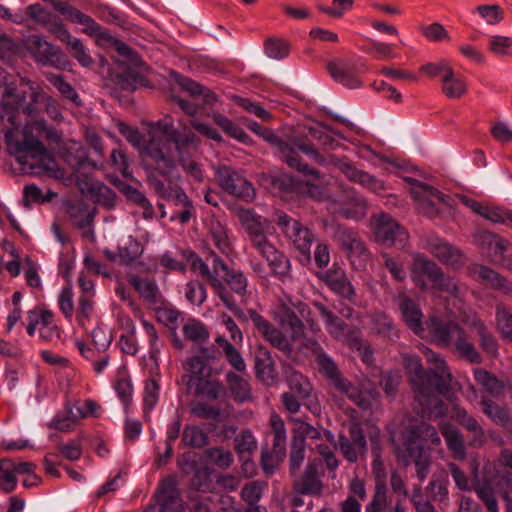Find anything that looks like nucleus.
I'll use <instances>...</instances> for the list:
<instances>
[{
    "mask_svg": "<svg viewBox=\"0 0 512 512\" xmlns=\"http://www.w3.org/2000/svg\"><path fill=\"white\" fill-rule=\"evenodd\" d=\"M21 141L12 142V133L5 135L9 147L19 163L28 165L31 169L40 166L50 176L56 179L64 177V171L59 168L54 157L48 152L41 139L49 145L59 146L62 134L55 127L48 125L44 119H32L23 127Z\"/></svg>",
    "mask_w": 512,
    "mask_h": 512,
    "instance_id": "obj_1",
    "label": "nucleus"
},
{
    "mask_svg": "<svg viewBox=\"0 0 512 512\" xmlns=\"http://www.w3.org/2000/svg\"><path fill=\"white\" fill-rule=\"evenodd\" d=\"M307 131L308 133L305 136H294L288 141L295 151L298 149L320 166L325 167L332 164L349 181L358 183L373 193H380L386 190L384 181L358 169L347 157H338L335 154L325 156L316 148L312 142L313 140L317 141L326 150L333 137L326 126L316 124L315 126L308 127Z\"/></svg>",
    "mask_w": 512,
    "mask_h": 512,
    "instance_id": "obj_2",
    "label": "nucleus"
},
{
    "mask_svg": "<svg viewBox=\"0 0 512 512\" xmlns=\"http://www.w3.org/2000/svg\"><path fill=\"white\" fill-rule=\"evenodd\" d=\"M435 368L425 371L418 358H410L407 370L415 392V409L422 417H439L443 414V400L450 390L451 374L446 363L434 354Z\"/></svg>",
    "mask_w": 512,
    "mask_h": 512,
    "instance_id": "obj_3",
    "label": "nucleus"
},
{
    "mask_svg": "<svg viewBox=\"0 0 512 512\" xmlns=\"http://www.w3.org/2000/svg\"><path fill=\"white\" fill-rule=\"evenodd\" d=\"M146 181L151 189L162 199L172 201L176 206H190L192 203L183 189L172 186L178 180L177 163L169 156L165 143L153 141L147 147L145 163Z\"/></svg>",
    "mask_w": 512,
    "mask_h": 512,
    "instance_id": "obj_4",
    "label": "nucleus"
},
{
    "mask_svg": "<svg viewBox=\"0 0 512 512\" xmlns=\"http://www.w3.org/2000/svg\"><path fill=\"white\" fill-rule=\"evenodd\" d=\"M429 332L435 344L451 349L457 357L471 364H481L483 362L482 355L458 323L432 318L429 324Z\"/></svg>",
    "mask_w": 512,
    "mask_h": 512,
    "instance_id": "obj_5",
    "label": "nucleus"
},
{
    "mask_svg": "<svg viewBox=\"0 0 512 512\" xmlns=\"http://www.w3.org/2000/svg\"><path fill=\"white\" fill-rule=\"evenodd\" d=\"M281 230L284 237L298 253L297 259L303 266L312 263L311 247L317 242L316 234L299 220L294 219L282 211H277L272 219Z\"/></svg>",
    "mask_w": 512,
    "mask_h": 512,
    "instance_id": "obj_6",
    "label": "nucleus"
},
{
    "mask_svg": "<svg viewBox=\"0 0 512 512\" xmlns=\"http://www.w3.org/2000/svg\"><path fill=\"white\" fill-rule=\"evenodd\" d=\"M248 128L256 134L261 135L265 140L271 143L276 149L279 158L291 169L299 172L304 176H311L316 180L323 178V175L319 170L310 167L307 163L302 162L301 157L298 155L297 151L293 149L291 144L288 143V141L280 139L270 129L262 127L257 122L249 123Z\"/></svg>",
    "mask_w": 512,
    "mask_h": 512,
    "instance_id": "obj_7",
    "label": "nucleus"
},
{
    "mask_svg": "<svg viewBox=\"0 0 512 512\" xmlns=\"http://www.w3.org/2000/svg\"><path fill=\"white\" fill-rule=\"evenodd\" d=\"M370 223L376 242L401 249L406 246L409 239L408 232L390 214L384 212L373 214Z\"/></svg>",
    "mask_w": 512,
    "mask_h": 512,
    "instance_id": "obj_8",
    "label": "nucleus"
},
{
    "mask_svg": "<svg viewBox=\"0 0 512 512\" xmlns=\"http://www.w3.org/2000/svg\"><path fill=\"white\" fill-rule=\"evenodd\" d=\"M213 170L218 186L227 194L245 202L254 199L255 189L240 171L225 164L214 166Z\"/></svg>",
    "mask_w": 512,
    "mask_h": 512,
    "instance_id": "obj_9",
    "label": "nucleus"
},
{
    "mask_svg": "<svg viewBox=\"0 0 512 512\" xmlns=\"http://www.w3.org/2000/svg\"><path fill=\"white\" fill-rule=\"evenodd\" d=\"M180 125L182 126V131L175 127L173 118L170 115H165L162 119L158 120L154 124V127L166 137V140L164 141L161 139L153 138L147 145L153 141H160L165 143L169 149L170 157H172L170 144H174L176 152L180 151L181 149H185L189 145L197 146L200 141L197 135L186 125H182L181 123ZM145 154L147 155V148H145ZM146 161L147 157L144 160V164Z\"/></svg>",
    "mask_w": 512,
    "mask_h": 512,
    "instance_id": "obj_10",
    "label": "nucleus"
},
{
    "mask_svg": "<svg viewBox=\"0 0 512 512\" xmlns=\"http://www.w3.org/2000/svg\"><path fill=\"white\" fill-rule=\"evenodd\" d=\"M189 261L191 268L198 271L203 278H205L215 290L217 296L221 299L224 305L239 319L246 320L244 311L236 303L230 292L227 290L225 284L215 276L210 270L208 265L195 253H190Z\"/></svg>",
    "mask_w": 512,
    "mask_h": 512,
    "instance_id": "obj_11",
    "label": "nucleus"
},
{
    "mask_svg": "<svg viewBox=\"0 0 512 512\" xmlns=\"http://www.w3.org/2000/svg\"><path fill=\"white\" fill-rule=\"evenodd\" d=\"M349 463H356L359 457L367 453V441L363 429L358 423H352L348 429V435L340 434L335 445Z\"/></svg>",
    "mask_w": 512,
    "mask_h": 512,
    "instance_id": "obj_12",
    "label": "nucleus"
},
{
    "mask_svg": "<svg viewBox=\"0 0 512 512\" xmlns=\"http://www.w3.org/2000/svg\"><path fill=\"white\" fill-rule=\"evenodd\" d=\"M411 185V195L417 209L427 217L433 218L438 214L437 204L444 202L443 194L437 189L414 178H407Z\"/></svg>",
    "mask_w": 512,
    "mask_h": 512,
    "instance_id": "obj_13",
    "label": "nucleus"
},
{
    "mask_svg": "<svg viewBox=\"0 0 512 512\" xmlns=\"http://www.w3.org/2000/svg\"><path fill=\"white\" fill-rule=\"evenodd\" d=\"M317 438L319 432L316 428L308 423L300 422L298 428L294 431L291 441V451L289 457L290 474L294 476L300 469L305 459V438Z\"/></svg>",
    "mask_w": 512,
    "mask_h": 512,
    "instance_id": "obj_14",
    "label": "nucleus"
},
{
    "mask_svg": "<svg viewBox=\"0 0 512 512\" xmlns=\"http://www.w3.org/2000/svg\"><path fill=\"white\" fill-rule=\"evenodd\" d=\"M182 507V500L173 479H166L162 482L155 502L148 505L144 512H179Z\"/></svg>",
    "mask_w": 512,
    "mask_h": 512,
    "instance_id": "obj_15",
    "label": "nucleus"
},
{
    "mask_svg": "<svg viewBox=\"0 0 512 512\" xmlns=\"http://www.w3.org/2000/svg\"><path fill=\"white\" fill-rule=\"evenodd\" d=\"M336 204V213L346 219L362 220L368 211L367 200L352 187L343 190L342 198Z\"/></svg>",
    "mask_w": 512,
    "mask_h": 512,
    "instance_id": "obj_16",
    "label": "nucleus"
},
{
    "mask_svg": "<svg viewBox=\"0 0 512 512\" xmlns=\"http://www.w3.org/2000/svg\"><path fill=\"white\" fill-rule=\"evenodd\" d=\"M241 222L253 248H260L261 245L269 242L265 230L270 226L271 221L252 210H245L241 215Z\"/></svg>",
    "mask_w": 512,
    "mask_h": 512,
    "instance_id": "obj_17",
    "label": "nucleus"
},
{
    "mask_svg": "<svg viewBox=\"0 0 512 512\" xmlns=\"http://www.w3.org/2000/svg\"><path fill=\"white\" fill-rule=\"evenodd\" d=\"M375 475V488L371 501L366 505L365 512H383L387 508V487L385 483V469L379 456L372 462Z\"/></svg>",
    "mask_w": 512,
    "mask_h": 512,
    "instance_id": "obj_18",
    "label": "nucleus"
},
{
    "mask_svg": "<svg viewBox=\"0 0 512 512\" xmlns=\"http://www.w3.org/2000/svg\"><path fill=\"white\" fill-rule=\"evenodd\" d=\"M30 101L23 108V112L31 117H37L41 112L46 111L47 114L56 119L60 115L56 101L38 87L30 88Z\"/></svg>",
    "mask_w": 512,
    "mask_h": 512,
    "instance_id": "obj_19",
    "label": "nucleus"
},
{
    "mask_svg": "<svg viewBox=\"0 0 512 512\" xmlns=\"http://www.w3.org/2000/svg\"><path fill=\"white\" fill-rule=\"evenodd\" d=\"M65 163L73 170V175L78 178V174L86 176L91 170L96 169V163L92 161L86 148L73 142L66 147L62 153Z\"/></svg>",
    "mask_w": 512,
    "mask_h": 512,
    "instance_id": "obj_20",
    "label": "nucleus"
},
{
    "mask_svg": "<svg viewBox=\"0 0 512 512\" xmlns=\"http://www.w3.org/2000/svg\"><path fill=\"white\" fill-rule=\"evenodd\" d=\"M254 369L256 377L265 385L271 386L276 382L278 374L275 361L263 345H258L254 351Z\"/></svg>",
    "mask_w": 512,
    "mask_h": 512,
    "instance_id": "obj_21",
    "label": "nucleus"
},
{
    "mask_svg": "<svg viewBox=\"0 0 512 512\" xmlns=\"http://www.w3.org/2000/svg\"><path fill=\"white\" fill-rule=\"evenodd\" d=\"M469 270L475 279L486 282L492 289L512 297V283L505 276L481 264H474Z\"/></svg>",
    "mask_w": 512,
    "mask_h": 512,
    "instance_id": "obj_22",
    "label": "nucleus"
},
{
    "mask_svg": "<svg viewBox=\"0 0 512 512\" xmlns=\"http://www.w3.org/2000/svg\"><path fill=\"white\" fill-rule=\"evenodd\" d=\"M321 279L338 295L351 302L355 300V289L341 267L334 264Z\"/></svg>",
    "mask_w": 512,
    "mask_h": 512,
    "instance_id": "obj_23",
    "label": "nucleus"
},
{
    "mask_svg": "<svg viewBox=\"0 0 512 512\" xmlns=\"http://www.w3.org/2000/svg\"><path fill=\"white\" fill-rule=\"evenodd\" d=\"M128 282L150 308L163 304L164 297L155 280L143 278L139 275H130Z\"/></svg>",
    "mask_w": 512,
    "mask_h": 512,
    "instance_id": "obj_24",
    "label": "nucleus"
},
{
    "mask_svg": "<svg viewBox=\"0 0 512 512\" xmlns=\"http://www.w3.org/2000/svg\"><path fill=\"white\" fill-rule=\"evenodd\" d=\"M426 248L443 264L455 269L461 267L465 262V258L459 249L440 239L429 241Z\"/></svg>",
    "mask_w": 512,
    "mask_h": 512,
    "instance_id": "obj_25",
    "label": "nucleus"
},
{
    "mask_svg": "<svg viewBox=\"0 0 512 512\" xmlns=\"http://www.w3.org/2000/svg\"><path fill=\"white\" fill-rule=\"evenodd\" d=\"M319 463L311 461L305 468L304 473L298 477L293 484L295 491L302 495H320L322 493V482L318 476Z\"/></svg>",
    "mask_w": 512,
    "mask_h": 512,
    "instance_id": "obj_26",
    "label": "nucleus"
},
{
    "mask_svg": "<svg viewBox=\"0 0 512 512\" xmlns=\"http://www.w3.org/2000/svg\"><path fill=\"white\" fill-rule=\"evenodd\" d=\"M398 305L402 318L409 329L420 335L424 332L423 313L418 304L406 294L398 296Z\"/></svg>",
    "mask_w": 512,
    "mask_h": 512,
    "instance_id": "obj_27",
    "label": "nucleus"
},
{
    "mask_svg": "<svg viewBox=\"0 0 512 512\" xmlns=\"http://www.w3.org/2000/svg\"><path fill=\"white\" fill-rule=\"evenodd\" d=\"M313 305L323 319L329 335L336 340L343 341L347 339L350 333V326L323 303L314 302Z\"/></svg>",
    "mask_w": 512,
    "mask_h": 512,
    "instance_id": "obj_28",
    "label": "nucleus"
},
{
    "mask_svg": "<svg viewBox=\"0 0 512 512\" xmlns=\"http://www.w3.org/2000/svg\"><path fill=\"white\" fill-rule=\"evenodd\" d=\"M411 271L414 282L421 289L426 287V283L420 279L421 275L426 276L431 283H433L438 277H441V273L443 272L435 262L431 261L427 256L419 253L415 254L413 257Z\"/></svg>",
    "mask_w": 512,
    "mask_h": 512,
    "instance_id": "obj_29",
    "label": "nucleus"
},
{
    "mask_svg": "<svg viewBox=\"0 0 512 512\" xmlns=\"http://www.w3.org/2000/svg\"><path fill=\"white\" fill-rule=\"evenodd\" d=\"M465 323L475 330L480 348L488 356L496 357L498 355V341L485 323L477 315L467 318Z\"/></svg>",
    "mask_w": 512,
    "mask_h": 512,
    "instance_id": "obj_30",
    "label": "nucleus"
},
{
    "mask_svg": "<svg viewBox=\"0 0 512 512\" xmlns=\"http://www.w3.org/2000/svg\"><path fill=\"white\" fill-rule=\"evenodd\" d=\"M337 391L345 394L353 403L363 410L371 408L373 400H375L377 391L353 385L349 380L343 379V385L335 387Z\"/></svg>",
    "mask_w": 512,
    "mask_h": 512,
    "instance_id": "obj_31",
    "label": "nucleus"
},
{
    "mask_svg": "<svg viewBox=\"0 0 512 512\" xmlns=\"http://www.w3.org/2000/svg\"><path fill=\"white\" fill-rule=\"evenodd\" d=\"M56 37L67 45L70 55L83 67H91L94 63L84 44L73 37L66 28L58 27Z\"/></svg>",
    "mask_w": 512,
    "mask_h": 512,
    "instance_id": "obj_32",
    "label": "nucleus"
},
{
    "mask_svg": "<svg viewBox=\"0 0 512 512\" xmlns=\"http://www.w3.org/2000/svg\"><path fill=\"white\" fill-rule=\"evenodd\" d=\"M440 430L452 457L460 461L465 460L467 449L460 429L450 423H443Z\"/></svg>",
    "mask_w": 512,
    "mask_h": 512,
    "instance_id": "obj_33",
    "label": "nucleus"
},
{
    "mask_svg": "<svg viewBox=\"0 0 512 512\" xmlns=\"http://www.w3.org/2000/svg\"><path fill=\"white\" fill-rule=\"evenodd\" d=\"M441 443L440 436L436 428L426 422H420L413 425L409 429L406 445L424 447V444L439 445Z\"/></svg>",
    "mask_w": 512,
    "mask_h": 512,
    "instance_id": "obj_34",
    "label": "nucleus"
},
{
    "mask_svg": "<svg viewBox=\"0 0 512 512\" xmlns=\"http://www.w3.org/2000/svg\"><path fill=\"white\" fill-rule=\"evenodd\" d=\"M27 49L33 55L35 60L43 65H53L57 58V50L46 41H43L37 35H31L26 41Z\"/></svg>",
    "mask_w": 512,
    "mask_h": 512,
    "instance_id": "obj_35",
    "label": "nucleus"
},
{
    "mask_svg": "<svg viewBox=\"0 0 512 512\" xmlns=\"http://www.w3.org/2000/svg\"><path fill=\"white\" fill-rule=\"evenodd\" d=\"M25 14L34 22L41 24L55 36L58 27L65 28L59 18L43 8L39 3L27 6L25 9Z\"/></svg>",
    "mask_w": 512,
    "mask_h": 512,
    "instance_id": "obj_36",
    "label": "nucleus"
},
{
    "mask_svg": "<svg viewBox=\"0 0 512 512\" xmlns=\"http://www.w3.org/2000/svg\"><path fill=\"white\" fill-rule=\"evenodd\" d=\"M270 427L272 439L273 452L278 457H285L286 455V427L283 419L276 413L270 416Z\"/></svg>",
    "mask_w": 512,
    "mask_h": 512,
    "instance_id": "obj_37",
    "label": "nucleus"
},
{
    "mask_svg": "<svg viewBox=\"0 0 512 512\" xmlns=\"http://www.w3.org/2000/svg\"><path fill=\"white\" fill-rule=\"evenodd\" d=\"M327 70L335 81L348 88L354 89L361 86V81L354 74L353 68L346 63L330 62L327 65Z\"/></svg>",
    "mask_w": 512,
    "mask_h": 512,
    "instance_id": "obj_38",
    "label": "nucleus"
},
{
    "mask_svg": "<svg viewBox=\"0 0 512 512\" xmlns=\"http://www.w3.org/2000/svg\"><path fill=\"white\" fill-rule=\"evenodd\" d=\"M280 324L288 327L291 332V340L296 341L304 337L303 321L296 314V311L289 305L283 304L280 309Z\"/></svg>",
    "mask_w": 512,
    "mask_h": 512,
    "instance_id": "obj_39",
    "label": "nucleus"
},
{
    "mask_svg": "<svg viewBox=\"0 0 512 512\" xmlns=\"http://www.w3.org/2000/svg\"><path fill=\"white\" fill-rule=\"evenodd\" d=\"M174 79L176 83L191 96H202L203 104L213 105L217 101L216 95L210 89L202 86L192 79L179 74H175Z\"/></svg>",
    "mask_w": 512,
    "mask_h": 512,
    "instance_id": "obj_40",
    "label": "nucleus"
},
{
    "mask_svg": "<svg viewBox=\"0 0 512 512\" xmlns=\"http://www.w3.org/2000/svg\"><path fill=\"white\" fill-rule=\"evenodd\" d=\"M226 381L233 399L243 403L251 399V388L247 379L232 371L226 373Z\"/></svg>",
    "mask_w": 512,
    "mask_h": 512,
    "instance_id": "obj_41",
    "label": "nucleus"
},
{
    "mask_svg": "<svg viewBox=\"0 0 512 512\" xmlns=\"http://www.w3.org/2000/svg\"><path fill=\"white\" fill-rule=\"evenodd\" d=\"M316 363L319 371L325 376L331 386L335 388L338 385H343L344 377L334 361L325 352L317 353Z\"/></svg>",
    "mask_w": 512,
    "mask_h": 512,
    "instance_id": "obj_42",
    "label": "nucleus"
},
{
    "mask_svg": "<svg viewBox=\"0 0 512 512\" xmlns=\"http://www.w3.org/2000/svg\"><path fill=\"white\" fill-rule=\"evenodd\" d=\"M441 82V90L448 98L459 99L467 92V86L464 79L461 76L456 75L453 69L444 75Z\"/></svg>",
    "mask_w": 512,
    "mask_h": 512,
    "instance_id": "obj_43",
    "label": "nucleus"
},
{
    "mask_svg": "<svg viewBox=\"0 0 512 512\" xmlns=\"http://www.w3.org/2000/svg\"><path fill=\"white\" fill-rule=\"evenodd\" d=\"M409 456L413 459L416 467V475L420 481L426 479L431 464L429 449L411 445L407 447Z\"/></svg>",
    "mask_w": 512,
    "mask_h": 512,
    "instance_id": "obj_44",
    "label": "nucleus"
},
{
    "mask_svg": "<svg viewBox=\"0 0 512 512\" xmlns=\"http://www.w3.org/2000/svg\"><path fill=\"white\" fill-rule=\"evenodd\" d=\"M119 190L129 201L139 205L143 209L144 218L151 219L153 217V206L144 193L127 183L119 185Z\"/></svg>",
    "mask_w": 512,
    "mask_h": 512,
    "instance_id": "obj_45",
    "label": "nucleus"
},
{
    "mask_svg": "<svg viewBox=\"0 0 512 512\" xmlns=\"http://www.w3.org/2000/svg\"><path fill=\"white\" fill-rule=\"evenodd\" d=\"M77 410L78 414H75L71 407H65L64 410L55 415L52 422L50 423V427H53L61 432H69L73 430L78 419L85 416V414H82L80 409Z\"/></svg>",
    "mask_w": 512,
    "mask_h": 512,
    "instance_id": "obj_46",
    "label": "nucleus"
},
{
    "mask_svg": "<svg viewBox=\"0 0 512 512\" xmlns=\"http://www.w3.org/2000/svg\"><path fill=\"white\" fill-rule=\"evenodd\" d=\"M235 449L240 458L244 460V464H249V457L257 449V442L250 430H243L240 435L235 438Z\"/></svg>",
    "mask_w": 512,
    "mask_h": 512,
    "instance_id": "obj_47",
    "label": "nucleus"
},
{
    "mask_svg": "<svg viewBox=\"0 0 512 512\" xmlns=\"http://www.w3.org/2000/svg\"><path fill=\"white\" fill-rule=\"evenodd\" d=\"M287 383L291 392L299 399H308L312 392V386L303 374L297 371H291L287 376Z\"/></svg>",
    "mask_w": 512,
    "mask_h": 512,
    "instance_id": "obj_48",
    "label": "nucleus"
},
{
    "mask_svg": "<svg viewBox=\"0 0 512 512\" xmlns=\"http://www.w3.org/2000/svg\"><path fill=\"white\" fill-rule=\"evenodd\" d=\"M184 368L191 373L188 380V383H191L193 380H197L198 382L210 377L211 367L207 365L205 360L199 356H193L184 364Z\"/></svg>",
    "mask_w": 512,
    "mask_h": 512,
    "instance_id": "obj_49",
    "label": "nucleus"
},
{
    "mask_svg": "<svg viewBox=\"0 0 512 512\" xmlns=\"http://www.w3.org/2000/svg\"><path fill=\"white\" fill-rule=\"evenodd\" d=\"M68 214L76 227L80 229H88L89 232H91L92 222L95 217V210L90 211L82 204L72 205L68 210Z\"/></svg>",
    "mask_w": 512,
    "mask_h": 512,
    "instance_id": "obj_50",
    "label": "nucleus"
},
{
    "mask_svg": "<svg viewBox=\"0 0 512 512\" xmlns=\"http://www.w3.org/2000/svg\"><path fill=\"white\" fill-rule=\"evenodd\" d=\"M478 241L482 245H487L490 255L494 257L502 256L508 247L507 240L489 231L479 233Z\"/></svg>",
    "mask_w": 512,
    "mask_h": 512,
    "instance_id": "obj_51",
    "label": "nucleus"
},
{
    "mask_svg": "<svg viewBox=\"0 0 512 512\" xmlns=\"http://www.w3.org/2000/svg\"><path fill=\"white\" fill-rule=\"evenodd\" d=\"M212 118L214 122L231 137L239 140L242 143H248L251 140L249 135L241 127L233 123L223 114L214 113Z\"/></svg>",
    "mask_w": 512,
    "mask_h": 512,
    "instance_id": "obj_52",
    "label": "nucleus"
},
{
    "mask_svg": "<svg viewBox=\"0 0 512 512\" xmlns=\"http://www.w3.org/2000/svg\"><path fill=\"white\" fill-rule=\"evenodd\" d=\"M45 77L66 99L76 105H81V100L71 84L64 80L61 74L46 73Z\"/></svg>",
    "mask_w": 512,
    "mask_h": 512,
    "instance_id": "obj_53",
    "label": "nucleus"
},
{
    "mask_svg": "<svg viewBox=\"0 0 512 512\" xmlns=\"http://www.w3.org/2000/svg\"><path fill=\"white\" fill-rule=\"evenodd\" d=\"M473 374L476 382L491 395H497L501 392L503 386L491 372L483 368H476L473 370Z\"/></svg>",
    "mask_w": 512,
    "mask_h": 512,
    "instance_id": "obj_54",
    "label": "nucleus"
},
{
    "mask_svg": "<svg viewBox=\"0 0 512 512\" xmlns=\"http://www.w3.org/2000/svg\"><path fill=\"white\" fill-rule=\"evenodd\" d=\"M372 325L376 333L384 338L392 340L398 337V332L392 319L384 313H375L372 316Z\"/></svg>",
    "mask_w": 512,
    "mask_h": 512,
    "instance_id": "obj_55",
    "label": "nucleus"
},
{
    "mask_svg": "<svg viewBox=\"0 0 512 512\" xmlns=\"http://www.w3.org/2000/svg\"><path fill=\"white\" fill-rule=\"evenodd\" d=\"M126 66V68L115 75L114 82L122 90L134 91L137 88L141 77L135 70L136 67L131 65Z\"/></svg>",
    "mask_w": 512,
    "mask_h": 512,
    "instance_id": "obj_56",
    "label": "nucleus"
},
{
    "mask_svg": "<svg viewBox=\"0 0 512 512\" xmlns=\"http://www.w3.org/2000/svg\"><path fill=\"white\" fill-rule=\"evenodd\" d=\"M159 322L175 331L178 328V319L181 313L165 300L162 305L153 308Z\"/></svg>",
    "mask_w": 512,
    "mask_h": 512,
    "instance_id": "obj_57",
    "label": "nucleus"
},
{
    "mask_svg": "<svg viewBox=\"0 0 512 512\" xmlns=\"http://www.w3.org/2000/svg\"><path fill=\"white\" fill-rule=\"evenodd\" d=\"M13 469L15 468L11 459L4 458L0 460V489L6 493L13 491L17 484Z\"/></svg>",
    "mask_w": 512,
    "mask_h": 512,
    "instance_id": "obj_58",
    "label": "nucleus"
},
{
    "mask_svg": "<svg viewBox=\"0 0 512 512\" xmlns=\"http://www.w3.org/2000/svg\"><path fill=\"white\" fill-rule=\"evenodd\" d=\"M224 282L239 296H244L247 291L248 281L244 273L239 270L229 269L222 275Z\"/></svg>",
    "mask_w": 512,
    "mask_h": 512,
    "instance_id": "obj_59",
    "label": "nucleus"
},
{
    "mask_svg": "<svg viewBox=\"0 0 512 512\" xmlns=\"http://www.w3.org/2000/svg\"><path fill=\"white\" fill-rule=\"evenodd\" d=\"M182 442L191 448H202L208 444V436L197 426H186L182 434Z\"/></svg>",
    "mask_w": 512,
    "mask_h": 512,
    "instance_id": "obj_60",
    "label": "nucleus"
},
{
    "mask_svg": "<svg viewBox=\"0 0 512 512\" xmlns=\"http://www.w3.org/2000/svg\"><path fill=\"white\" fill-rule=\"evenodd\" d=\"M195 394L205 396L210 400H217L224 394V387L218 380L205 378L197 383Z\"/></svg>",
    "mask_w": 512,
    "mask_h": 512,
    "instance_id": "obj_61",
    "label": "nucleus"
},
{
    "mask_svg": "<svg viewBox=\"0 0 512 512\" xmlns=\"http://www.w3.org/2000/svg\"><path fill=\"white\" fill-rule=\"evenodd\" d=\"M207 460L219 468H228L233 463L232 453L223 447H212L204 451Z\"/></svg>",
    "mask_w": 512,
    "mask_h": 512,
    "instance_id": "obj_62",
    "label": "nucleus"
},
{
    "mask_svg": "<svg viewBox=\"0 0 512 512\" xmlns=\"http://www.w3.org/2000/svg\"><path fill=\"white\" fill-rule=\"evenodd\" d=\"M496 322L502 337L512 341V313L502 304L496 306Z\"/></svg>",
    "mask_w": 512,
    "mask_h": 512,
    "instance_id": "obj_63",
    "label": "nucleus"
},
{
    "mask_svg": "<svg viewBox=\"0 0 512 512\" xmlns=\"http://www.w3.org/2000/svg\"><path fill=\"white\" fill-rule=\"evenodd\" d=\"M263 338L285 355H290L293 351L291 341L275 326H273Z\"/></svg>",
    "mask_w": 512,
    "mask_h": 512,
    "instance_id": "obj_64",
    "label": "nucleus"
}]
</instances>
